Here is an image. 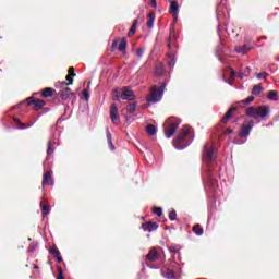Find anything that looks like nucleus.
<instances>
[{"mask_svg": "<svg viewBox=\"0 0 279 279\" xmlns=\"http://www.w3.org/2000/svg\"><path fill=\"white\" fill-rule=\"evenodd\" d=\"M190 143H193V129L184 126L173 141V147H175V149H186Z\"/></svg>", "mask_w": 279, "mask_h": 279, "instance_id": "obj_1", "label": "nucleus"}, {"mask_svg": "<svg viewBox=\"0 0 279 279\" xmlns=\"http://www.w3.org/2000/svg\"><path fill=\"white\" fill-rule=\"evenodd\" d=\"M178 128H180V120L177 118H169L163 124L166 137L171 138V136L178 132Z\"/></svg>", "mask_w": 279, "mask_h": 279, "instance_id": "obj_2", "label": "nucleus"}, {"mask_svg": "<svg viewBox=\"0 0 279 279\" xmlns=\"http://www.w3.org/2000/svg\"><path fill=\"white\" fill-rule=\"evenodd\" d=\"M247 117H252V119H264V117H267L269 114V107L267 106H260V107H250L246 110Z\"/></svg>", "mask_w": 279, "mask_h": 279, "instance_id": "obj_3", "label": "nucleus"}, {"mask_svg": "<svg viewBox=\"0 0 279 279\" xmlns=\"http://www.w3.org/2000/svg\"><path fill=\"white\" fill-rule=\"evenodd\" d=\"M165 88H166L165 84L161 85L159 89L157 86H153V88L150 89V94L146 98L148 104H158V101H161L162 95H165Z\"/></svg>", "mask_w": 279, "mask_h": 279, "instance_id": "obj_4", "label": "nucleus"}, {"mask_svg": "<svg viewBox=\"0 0 279 279\" xmlns=\"http://www.w3.org/2000/svg\"><path fill=\"white\" fill-rule=\"evenodd\" d=\"M217 158V149L213 145V143H208L204 147V153H203V160L204 162L210 163Z\"/></svg>", "mask_w": 279, "mask_h": 279, "instance_id": "obj_5", "label": "nucleus"}, {"mask_svg": "<svg viewBox=\"0 0 279 279\" xmlns=\"http://www.w3.org/2000/svg\"><path fill=\"white\" fill-rule=\"evenodd\" d=\"M116 97H121L124 101H134L136 99V95L134 94V90L130 87H123L121 90V94H119V90H116Z\"/></svg>", "mask_w": 279, "mask_h": 279, "instance_id": "obj_6", "label": "nucleus"}, {"mask_svg": "<svg viewBox=\"0 0 279 279\" xmlns=\"http://www.w3.org/2000/svg\"><path fill=\"white\" fill-rule=\"evenodd\" d=\"M109 114H110L111 122L114 125H119V123H121V118L119 117V108H117L116 104L111 105Z\"/></svg>", "mask_w": 279, "mask_h": 279, "instance_id": "obj_7", "label": "nucleus"}, {"mask_svg": "<svg viewBox=\"0 0 279 279\" xmlns=\"http://www.w3.org/2000/svg\"><path fill=\"white\" fill-rule=\"evenodd\" d=\"M118 45V51H122V53H125L126 49H128V39L122 38L119 39L117 38L113 44H112V49H114V47H117Z\"/></svg>", "mask_w": 279, "mask_h": 279, "instance_id": "obj_8", "label": "nucleus"}, {"mask_svg": "<svg viewBox=\"0 0 279 279\" xmlns=\"http://www.w3.org/2000/svg\"><path fill=\"white\" fill-rule=\"evenodd\" d=\"M252 128H254V122H251L247 125L242 126V129L240 130V136L242 138H247V136H250V133L252 132Z\"/></svg>", "mask_w": 279, "mask_h": 279, "instance_id": "obj_9", "label": "nucleus"}, {"mask_svg": "<svg viewBox=\"0 0 279 279\" xmlns=\"http://www.w3.org/2000/svg\"><path fill=\"white\" fill-rule=\"evenodd\" d=\"M254 49L250 44H245L242 47H239L235 49L236 53H241L242 56H245L248 51H252Z\"/></svg>", "mask_w": 279, "mask_h": 279, "instance_id": "obj_10", "label": "nucleus"}, {"mask_svg": "<svg viewBox=\"0 0 279 279\" xmlns=\"http://www.w3.org/2000/svg\"><path fill=\"white\" fill-rule=\"evenodd\" d=\"M178 2L177 1H172L169 12L170 14H172V16L174 17V21H178Z\"/></svg>", "mask_w": 279, "mask_h": 279, "instance_id": "obj_11", "label": "nucleus"}, {"mask_svg": "<svg viewBox=\"0 0 279 279\" xmlns=\"http://www.w3.org/2000/svg\"><path fill=\"white\" fill-rule=\"evenodd\" d=\"M47 184L53 186V179H51V172H46L44 174L43 186H47Z\"/></svg>", "mask_w": 279, "mask_h": 279, "instance_id": "obj_12", "label": "nucleus"}, {"mask_svg": "<svg viewBox=\"0 0 279 279\" xmlns=\"http://www.w3.org/2000/svg\"><path fill=\"white\" fill-rule=\"evenodd\" d=\"M143 228L146 230V232H154L158 230V225L156 222H147L143 225Z\"/></svg>", "mask_w": 279, "mask_h": 279, "instance_id": "obj_13", "label": "nucleus"}, {"mask_svg": "<svg viewBox=\"0 0 279 279\" xmlns=\"http://www.w3.org/2000/svg\"><path fill=\"white\" fill-rule=\"evenodd\" d=\"M147 260L154 262V260H158V251H156V248H153L148 255L146 256Z\"/></svg>", "mask_w": 279, "mask_h": 279, "instance_id": "obj_14", "label": "nucleus"}, {"mask_svg": "<svg viewBox=\"0 0 279 279\" xmlns=\"http://www.w3.org/2000/svg\"><path fill=\"white\" fill-rule=\"evenodd\" d=\"M13 121H14L15 123H19V124H20V126L17 128V130H27V128H33V126H34V122H32V123H29V124L26 125V124L21 123V120H19V118H14Z\"/></svg>", "mask_w": 279, "mask_h": 279, "instance_id": "obj_15", "label": "nucleus"}, {"mask_svg": "<svg viewBox=\"0 0 279 279\" xmlns=\"http://www.w3.org/2000/svg\"><path fill=\"white\" fill-rule=\"evenodd\" d=\"M156 21V15L154 13H149L147 15V27L151 29L154 27V22Z\"/></svg>", "mask_w": 279, "mask_h": 279, "instance_id": "obj_16", "label": "nucleus"}, {"mask_svg": "<svg viewBox=\"0 0 279 279\" xmlns=\"http://www.w3.org/2000/svg\"><path fill=\"white\" fill-rule=\"evenodd\" d=\"M70 96H71V88H69V87L64 88V89L61 90V93H60V97H61V99H63V100L69 99Z\"/></svg>", "mask_w": 279, "mask_h": 279, "instance_id": "obj_17", "label": "nucleus"}, {"mask_svg": "<svg viewBox=\"0 0 279 279\" xmlns=\"http://www.w3.org/2000/svg\"><path fill=\"white\" fill-rule=\"evenodd\" d=\"M236 110V108H231L229 109L225 117L222 118V123H228V121L230 120V118L232 117V112H234Z\"/></svg>", "mask_w": 279, "mask_h": 279, "instance_id": "obj_18", "label": "nucleus"}, {"mask_svg": "<svg viewBox=\"0 0 279 279\" xmlns=\"http://www.w3.org/2000/svg\"><path fill=\"white\" fill-rule=\"evenodd\" d=\"M40 208L44 211L43 217H47V215L51 213V207H49L48 205H45L43 201L40 202Z\"/></svg>", "mask_w": 279, "mask_h": 279, "instance_id": "obj_19", "label": "nucleus"}, {"mask_svg": "<svg viewBox=\"0 0 279 279\" xmlns=\"http://www.w3.org/2000/svg\"><path fill=\"white\" fill-rule=\"evenodd\" d=\"M245 75H250V70H247L246 74H243L242 72L236 73L234 71L230 72V77H240V80H243Z\"/></svg>", "mask_w": 279, "mask_h": 279, "instance_id": "obj_20", "label": "nucleus"}, {"mask_svg": "<svg viewBox=\"0 0 279 279\" xmlns=\"http://www.w3.org/2000/svg\"><path fill=\"white\" fill-rule=\"evenodd\" d=\"M107 141H108L109 148L111 149V151H114V144H112V134H110L109 130H107Z\"/></svg>", "mask_w": 279, "mask_h": 279, "instance_id": "obj_21", "label": "nucleus"}, {"mask_svg": "<svg viewBox=\"0 0 279 279\" xmlns=\"http://www.w3.org/2000/svg\"><path fill=\"white\" fill-rule=\"evenodd\" d=\"M192 230L196 236H202V234H204V229L201 228L199 225L194 226Z\"/></svg>", "mask_w": 279, "mask_h": 279, "instance_id": "obj_22", "label": "nucleus"}, {"mask_svg": "<svg viewBox=\"0 0 279 279\" xmlns=\"http://www.w3.org/2000/svg\"><path fill=\"white\" fill-rule=\"evenodd\" d=\"M146 132L149 136H156V126L149 124L146 126Z\"/></svg>", "mask_w": 279, "mask_h": 279, "instance_id": "obj_23", "label": "nucleus"}, {"mask_svg": "<svg viewBox=\"0 0 279 279\" xmlns=\"http://www.w3.org/2000/svg\"><path fill=\"white\" fill-rule=\"evenodd\" d=\"M268 99H270L271 101H278V92L270 90L268 93Z\"/></svg>", "mask_w": 279, "mask_h": 279, "instance_id": "obj_24", "label": "nucleus"}, {"mask_svg": "<svg viewBox=\"0 0 279 279\" xmlns=\"http://www.w3.org/2000/svg\"><path fill=\"white\" fill-rule=\"evenodd\" d=\"M51 95H53V88L51 87L45 88L41 93L43 97H51Z\"/></svg>", "mask_w": 279, "mask_h": 279, "instance_id": "obj_25", "label": "nucleus"}, {"mask_svg": "<svg viewBox=\"0 0 279 279\" xmlns=\"http://www.w3.org/2000/svg\"><path fill=\"white\" fill-rule=\"evenodd\" d=\"M81 97L82 99H84L85 101H88L90 99V92L88 89H84L81 93Z\"/></svg>", "mask_w": 279, "mask_h": 279, "instance_id": "obj_26", "label": "nucleus"}, {"mask_svg": "<svg viewBox=\"0 0 279 279\" xmlns=\"http://www.w3.org/2000/svg\"><path fill=\"white\" fill-rule=\"evenodd\" d=\"M126 112H129L130 114L136 112V104H129L126 106Z\"/></svg>", "mask_w": 279, "mask_h": 279, "instance_id": "obj_27", "label": "nucleus"}, {"mask_svg": "<svg viewBox=\"0 0 279 279\" xmlns=\"http://www.w3.org/2000/svg\"><path fill=\"white\" fill-rule=\"evenodd\" d=\"M180 250H182V247H181L180 245H171V246L169 247V252H170L171 254H178V252H180Z\"/></svg>", "mask_w": 279, "mask_h": 279, "instance_id": "obj_28", "label": "nucleus"}, {"mask_svg": "<svg viewBox=\"0 0 279 279\" xmlns=\"http://www.w3.org/2000/svg\"><path fill=\"white\" fill-rule=\"evenodd\" d=\"M163 276L167 279H173V278H175V272H173V270H171V269H167Z\"/></svg>", "mask_w": 279, "mask_h": 279, "instance_id": "obj_29", "label": "nucleus"}, {"mask_svg": "<svg viewBox=\"0 0 279 279\" xmlns=\"http://www.w3.org/2000/svg\"><path fill=\"white\" fill-rule=\"evenodd\" d=\"M260 93H263V87L260 85H254L252 94L260 95Z\"/></svg>", "mask_w": 279, "mask_h": 279, "instance_id": "obj_30", "label": "nucleus"}, {"mask_svg": "<svg viewBox=\"0 0 279 279\" xmlns=\"http://www.w3.org/2000/svg\"><path fill=\"white\" fill-rule=\"evenodd\" d=\"M73 77H75V73H72L65 77V80L69 82V83H64L65 86H71L73 84Z\"/></svg>", "mask_w": 279, "mask_h": 279, "instance_id": "obj_31", "label": "nucleus"}, {"mask_svg": "<svg viewBox=\"0 0 279 279\" xmlns=\"http://www.w3.org/2000/svg\"><path fill=\"white\" fill-rule=\"evenodd\" d=\"M217 182H215V180L209 179V181L207 182L206 186L209 191H213V189H215Z\"/></svg>", "mask_w": 279, "mask_h": 279, "instance_id": "obj_32", "label": "nucleus"}, {"mask_svg": "<svg viewBox=\"0 0 279 279\" xmlns=\"http://www.w3.org/2000/svg\"><path fill=\"white\" fill-rule=\"evenodd\" d=\"M34 106H36V108H43L45 106V100L35 99Z\"/></svg>", "mask_w": 279, "mask_h": 279, "instance_id": "obj_33", "label": "nucleus"}, {"mask_svg": "<svg viewBox=\"0 0 279 279\" xmlns=\"http://www.w3.org/2000/svg\"><path fill=\"white\" fill-rule=\"evenodd\" d=\"M163 72H165V66L163 65H159L155 70V75H162Z\"/></svg>", "mask_w": 279, "mask_h": 279, "instance_id": "obj_34", "label": "nucleus"}, {"mask_svg": "<svg viewBox=\"0 0 279 279\" xmlns=\"http://www.w3.org/2000/svg\"><path fill=\"white\" fill-rule=\"evenodd\" d=\"M47 154H48V156H51V154H53V142H51V141L48 142Z\"/></svg>", "mask_w": 279, "mask_h": 279, "instance_id": "obj_35", "label": "nucleus"}, {"mask_svg": "<svg viewBox=\"0 0 279 279\" xmlns=\"http://www.w3.org/2000/svg\"><path fill=\"white\" fill-rule=\"evenodd\" d=\"M153 213H154L155 215H157V217H162V208H160V207H155V208L153 209Z\"/></svg>", "mask_w": 279, "mask_h": 279, "instance_id": "obj_36", "label": "nucleus"}, {"mask_svg": "<svg viewBox=\"0 0 279 279\" xmlns=\"http://www.w3.org/2000/svg\"><path fill=\"white\" fill-rule=\"evenodd\" d=\"M177 217H178V214L175 213V210L170 211L169 214L170 221H175Z\"/></svg>", "mask_w": 279, "mask_h": 279, "instance_id": "obj_37", "label": "nucleus"}, {"mask_svg": "<svg viewBox=\"0 0 279 279\" xmlns=\"http://www.w3.org/2000/svg\"><path fill=\"white\" fill-rule=\"evenodd\" d=\"M136 23H137V21L135 20V22L133 23L132 27L129 31V36L132 35V34H135V32H136Z\"/></svg>", "mask_w": 279, "mask_h": 279, "instance_id": "obj_38", "label": "nucleus"}, {"mask_svg": "<svg viewBox=\"0 0 279 279\" xmlns=\"http://www.w3.org/2000/svg\"><path fill=\"white\" fill-rule=\"evenodd\" d=\"M269 74H267V72H262L256 74L257 80H265V77H267Z\"/></svg>", "mask_w": 279, "mask_h": 279, "instance_id": "obj_39", "label": "nucleus"}, {"mask_svg": "<svg viewBox=\"0 0 279 279\" xmlns=\"http://www.w3.org/2000/svg\"><path fill=\"white\" fill-rule=\"evenodd\" d=\"M143 53H145V51L143 50V48H138L137 51H136V56L138 58H143Z\"/></svg>", "mask_w": 279, "mask_h": 279, "instance_id": "obj_40", "label": "nucleus"}, {"mask_svg": "<svg viewBox=\"0 0 279 279\" xmlns=\"http://www.w3.org/2000/svg\"><path fill=\"white\" fill-rule=\"evenodd\" d=\"M58 271H59V275H58L57 279H64V275H63L62 268L59 267Z\"/></svg>", "mask_w": 279, "mask_h": 279, "instance_id": "obj_41", "label": "nucleus"}, {"mask_svg": "<svg viewBox=\"0 0 279 279\" xmlns=\"http://www.w3.org/2000/svg\"><path fill=\"white\" fill-rule=\"evenodd\" d=\"M252 101H254V97L250 96L248 98H246L245 100H243V104H252Z\"/></svg>", "mask_w": 279, "mask_h": 279, "instance_id": "obj_42", "label": "nucleus"}, {"mask_svg": "<svg viewBox=\"0 0 279 279\" xmlns=\"http://www.w3.org/2000/svg\"><path fill=\"white\" fill-rule=\"evenodd\" d=\"M51 254H54L56 256H60V251L58 248H51Z\"/></svg>", "mask_w": 279, "mask_h": 279, "instance_id": "obj_43", "label": "nucleus"}, {"mask_svg": "<svg viewBox=\"0 0 279 279\" xmlns=\"http://www.w3.org/2000/svg\"><path fill=\"white\" fill-rule=\"evenodd\" d=\"M34 101H36V99H33L32 97L26 99L27 106H32V104H34Z\"/></svg>", "mask_w": 279, "mask_h": 279, "instance_id": "obj_44", "label": "nucleus"}, {"mask_svg": "<svg viewBox=\"0 0 279 279\" xmlns=\"http://www.w3.org/2000/svg\"><path fill=\"white\" fill-rule=\"evenodd\" d=\"M150 5H153V8H156L157 5L156 0H150Z\"/></svg>", "mask_w": 279, "mask_h": 279, "instance_id": "obj_45", "label": "nucleus"}, {"mask_svg": "<svg viewBox=\"0 0 279 279\" xmlns=\"http://www.w3.org/2000/svg\"><path fill=\"white\" fill-rule=\"evenodd\" d=\"M75 71V68H69V73L72 75V73Z\"/></svg>", "mask_w": 279, "mask_h": 279, "instance_id": "obj_46", "label": "nucleus"}, {"mask_svg": "<svg viewBox=\"0 0 279 279\" xmlns=\"http://www.w3.org/2000/svg\"><path fill=\"white\" fill-rule=\"evenodd\" d=\"M57 260H58V263H62V256L57 255Z\"/></svg>", "mask_w": 279, "mask_h": 279, "instance_id": "obj_47", "label": "nucleus"}, {"mask_svg": "<svg viewBox=\"0 0 279 279\" xmlns=\"http://www.w3.org/2000/svg\"><path fill=\"white\" fill-rule=\"evenodd\" d=\"M170 66H175V61L172 59V62L169 63Z\"/></svg>", "mask_w": 279, "mask_h": 279, "instance_id": "obj_48", "label": "nucleus"}, {"mask_svg": "<svg viewBox=\"0 0 279 279\" xmlns=\"http://www.w3.org/2000/svg\"><path fill=\"white\" fill-rule=\"evenodd\" d=\"M168 47H171V37L169 38Z\"/></svg>", "mask_w": 279, "mask_h": 279, "instance_id": "obj_49", "label": "nucleus"}, {"mask_svg": "<svg viewBox=\"0 0 279 279\" xmlns=\"http://www.w3.org/2000/svg\"><path fill=\"white\" fill-rule=\"evenodd\" d=\"M232 130H227V134H232Z\"/></svg>", "mask_w": 279, "mask_h": 279, "instance_id": "obj_50", "label": "nucleus"}, {"mask_svg": "<svg viewBox=\"0 0 279 279\" xmlns=\"http://www.w3.org/2000/svg\"><path fill=\"white\" fill-rule=\"evenodd\" d=\"M235 145H241V142L234 141Z\"/></svg>", "mask_w": 279, "mask_h": 279, "instance_id": "obj_51", "label": "nucleus"}, {"mask_svg": "<svg viewBox=\"0 0 279 279\" xmlns=\"http://www.w3.org/2000/svg\"><path fill=\"white\" fill-rule=\"evenodd\" d=\"M35 269H38V266H35Z\"/></svg>", "mask_w": 279, "mask_h": 279, "instance_id": "obj_52", "label": "nucleus"}, {"mask_svg": "<svg viewBox=\"0 0 279 279\" xmlns=\"http://www.w3.org/2000/svg\"><path fill=\"white\" fill-rule=\"evenodd\" d=\"M90 86V82L88 83V87Z\"/></svg>", "mask_w": 279, "mask_h": 279, "instance_id": "obj_53", "label": "nucleus"}]
</instances>
